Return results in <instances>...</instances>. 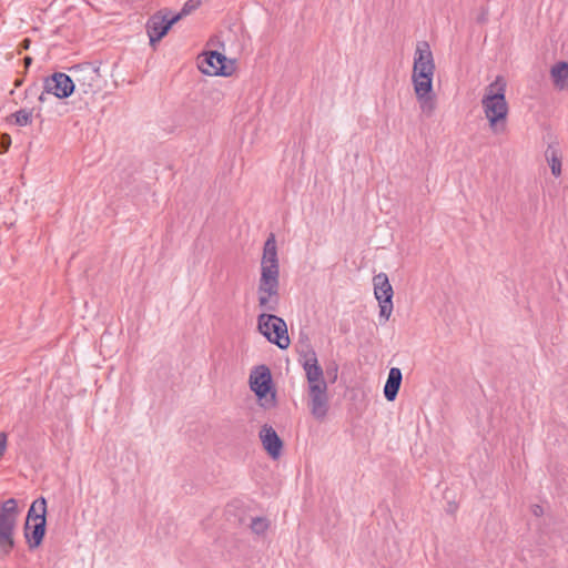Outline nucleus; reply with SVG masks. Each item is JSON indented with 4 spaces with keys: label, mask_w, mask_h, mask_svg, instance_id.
Segmentation results:
<instances>
[{
    "label": "nucleus",
    "mask_w": 568,
    "mask_h": 568,
    "mask_svg": "<svg viewBox=\"0 0 568 568\" xmlns=\"http://www.w3.org/2000/svg\"><path fill=\"white\" fill-rule=\"evenodd\" d=\"M8 436L6 433L0 432V458L4 455L7 450Z\"/></svg>",
    "instance_id": "nucleus-24"
},
{
    "label": "nucleus",
    "mask_w": 568,
    "mask_h": 568,
    "mask_svg": "<svg viewBox=\"0 0 568 568\" xmlns=\"http://www.w3.org/2000/svg\"><path fill=\"white\" fill-rule=\"evenodd\" d=\"M23 62H24L26 67L28 68L32 63V58L27 55L23 58Z\"/></svg>",
    "instance_id": "nucleus-27"
},
{
    "label": "nucleus",
    "mask_w": 568,
    "mask_h": 568,
    "mask_svg": "<svg viewBox=\"0 0 568 568\" xmlns=\"http://www.w3.org/2000/svg\"><path fill=\"white\" fill-rule=\"evenodd\" d=\"M402 371L398 367H392L388 372V377L384 385V396L388 402L396 399L402 385Z\"/></svg>",
    "instance_id": "nucleus-16"
},
{
    "label": "nucleus",
    "mask_w": 568,
    "mask_h": 568,
    "mask_svg": "<svg viewBox=\"0 0 568 568\" xmlns=\"http://www.w3.org/2000/svg\"><path fill=\"white\" fill-rule=\"evenodd\" d=\"M47 500L44 497L37 498L30 506L24 524L40 521L41 515L47 518Z\"/></svg>",
    "instance_id": "nucleus-18"
},
{
    "label": "nucleus",
    "mask_w": 568,
    "mask_h": 568,
    "mask_svg": "<svg viewBox=\"0 0 568 568\" xmlns=\"http://www.w3.org/2000/svg\"><path fill=\"white\" fill-rule=\"evenodd\" d=\"M11 145V136L0 132V154L6 153Z\"/></svg>",
    "instance_id": "nucleus-23"
},
{
    "label": "nucleus",
    "mask_w": 568,
    "mask_h": 568,
    "mask_svg": "<svg viewBox=\"0 0 568 568\" xmlns=\"http://www.w3.org/2000/svg\"><path fill=\"white\" fill-rule=\"evenodd\" d=\"M29 45H30V39H28V38L23 39L22 42H21V47L23 49H28Z\"/></svg>",
    "instance_id": "nucleus-26"
},
{
    "label": "nucleus",
    "mask_w": 568,
    "mask_h": 568,
    "mask_svg": "<svg viewBox=\"0 0 568 568\" xmlns=\"http://www.w3.org/2000/svg\"><path fill=\"white\" fill-rule=\"evenodd\" d=\"M18 503L14 498L4 500L0 506V557L10 555L16 546L14 529L19 516Z\"/></svg>",
    "instance_id": "nucleus-4"
},
{
    "label": "nucleus",
    "mask_w": 568,
    "mask_h": 568,
    "mask_svg": "<svg viewBox=\"0 0 568 568\" xmlns=\"http://www.w3.org/2000/svg\"><path fill=\"white\" fill-rule=\"evenodd\" d=\"M22 82H23V80H22V79H17V80L14 81V87H16V88L20 87V85L22 84Z\"/></svg>",
    "instance_id": "nucleus-28"
},
{
    "label": "nucleus",
    "mask_w": 568,
    "mask_h": 568,
    "mask_svg": "<svg viewBox=\"0 0 568 568\" xmlns=\"http://www.w3.org/2000/svg\"><path fill=\"white\" fill-rule=\"evenodd\" d=\"M172 21V12L168 9L160 10L149 18L146 22V32L152 47L168 34L172 26L175 23Z\"/></svg>",
    "instance_id": "nucleus-8"
},
{
    "label": "nucleus",
    "mask_w": 568,
    "mask_h": 568,
    "mask_svg": "<svg viewBox=\"0 0 568 568\" xmlns=\"http://www.w3.org/2000/svg\"><path fill=\"white\" fill-rule=\"evenodd\" d=\"M531 513L534 516L540 517L544 515V508L540 505L535 504L531 506Z\"/></svg>",
    "instance_id": "nucleus-25"
},
{
    "label": "nucleus",
    "mask_w": 568,
    "mask_h": 568,
    "mask_svg": "<svg viewBox=\"0 0 568 568\" xmlns=\"http://www.w3.org/2000/svg\"><path fill=\"white\" fill-rule=\"evenodd\" d=\"M248 384L264 409H271L276 406V389L271 369L266 365H258L251 371Z\"/></svg>",
    "instance_id": "nucleus-3"
},
{
    "label": "nucleus",
    "mask_w": 568,
    "mask_h": 568,
    "mask_svg": "<svg viewBox=\"0 0 568 568\" xmlns=\"http://www.w3.org/2000/svg\"><path fill=\"white\" fill-rule=\"evenodd\" d=\"M36 88H37V85H36V84H33L32 87H30V88H28V89L26 90V93H27V94H28V93H31V92H32V90H33V89H36Z\"/></svg>",
    "instance_id": "nucleus-29"
},
{
    "label": "nucleus",
    "mask_w": 568,
    "mask_h": 568,
    "mask_svg": "<svg viewBox=\"0 0 568 568\" xmlns=\"http://www.w3.org/2000/svg\"><path fill=\"white\" fill-rule=\"evenodd\" d=\"M258 435L267 455L273 459H277L282 454L284 443L277 435L276 430L272 426L265 424L261 427Z\"/></svg>",
    "instance_id": "nucleus-14"
},
{
    "label": "nucleus",
    "mask_w": 568,
    "mask_h": 568,
    "mask_svg": "<svg viewBox=\"0 0 568 568\" xmlns=\"http://www.w3.org/2000/svg\"><path fill=\"white\" fill-rule=\"evenodd\" d=\"M435 63L433 53L427 41H420L416 45L412 77H434Z\"/></svg>",
    "instance_id": "nucleus-11"
},
{
    "label": "nucleus",
    "mask_w": 568,
    "mask_h": 568,
    "mask_svg": "<svg viewBox=\"0 0 568 568\" xmlns=\"http://www.w3.org/2000/svg\"><path fill=\"white\" fill-rule=\"evenodd\" d=\"M270 523L265 517H255L251 520V529L256 535H263L268 529Z\"/></svg>",
    "instance_id": "nucleus-21"
},
{
    "label": "nucleus",
    "mask_w": 568,
    "mask_h": 568,
    "mask_svg": "<svg viewBox=\"0 0 568 568\" xmlns=\"http://www.w3.org/2000/svg\"><path fill=\"white\" fill-rule=\"evenodd\" d=\"M307 351L301 353L303 359L300 361L305 371L308 387H312V385L323 386V384H326L323 368L318 364L315 351L310 345H307Z\"/></svg>",
    "instance_id": "nucleus-13"
},
{
    "label": "nucleus",
    "mask_w": 568,
    "mask_h": 568,
    "mask_svg": "<svg viewBox=\"0 0 568 568\" xmlns=\"http://www.w3.org/2000/svg\"><path fill=\"white\" fill-rule=\"evenodd\" d=\"M47 532V518L41 515L40 521L24 524L23 535L30 550L39 548Z\"/></svg>",
    "instance_id": "nucleus-15"
},
{
    "label": "nucleus",
    "mask_w": 568,
    "mask_h": 568,
    "mask_svg": "<svg viewBox=\"0 0 568 568\" xmlns=\"http://www.w3.org/2000/svg\"><path fill=\"white\" fill-rule=\"evenodd\" d=\"M507 83L501 75L488 84L481 99L486 119L493 133L501 134L507 130V116L509 112L506 100Z\"/></svg>",
    "instance_id": "nucleus-2"
},
{
    "label": "nucleus",
    "mask_w": 568,
    "mask_h": 568,
    "mask_svg": "<svg viewBox=\"0 0 568 568\" xmlns=\"http://www.w3.org/2000/svg\"><path fill=\"white\" fill-rule=\"evenodd\" d=\"M257 328L268 342L281 349H286L290 346L291 341L285 321L272 312L265 311L257 316Z\"/></svg>",
    "instance_id": "nucleus-5"
},
{
    "label": "nucleus",
    "mask_w": 568,
    "mask_h": 568,
    "mask_svg": "<svg viewBox=\"0 0 568 568\" xmlns=\"http://www.w3.org/2000/svg\"><path fill=\"white\" fill-rule=\"evenodd\" d=\"M412 81L422 112L426 116H430L436 109V99L433 91V77H412Z\"/></svg>",
    "instance_id": "nucleus-9"
},
{
    "label": "nucleus",
    "mask_w": 568,
    "mask_h": 568,
    "mask_svg": "<svg viewBox=\"0 0 568 568\" xmlns=\"http://www.w3.org/2000/svg\"><path fill=\"white\" fill-rule=\"evenodd\" d=\"M258 306L276 312L280 306V263L275 235L271 233L263 247L261 276L257 286Z\"/></svg>",
    "instance_id": "nucleus-1"
},
{
    "label": "nucleus",
    "mask_w": 568,
    "mask_h": 568,
    "mask_svg": "<svg viewBox=\"0 0 568 568\" xmlns=\"http://www.w3.org/2000/svg\"><path fill=\"white\" fill-rule=\"evenodd\" d=\"M374 295L379 306V318L387 322L393 312L394 291L386 273H378L373 277Z\"/></svg>",
    "instance_id": "nucleus-7"
},
{
    "label": "nucleus",
    "mask_w": 568,
    "mask_h": 568,
    "mask_svg": "<svg viewBox=\"0 0 568 568\" xmlns=\"http://www.w3.org/2000/svg\"><path fill=\"white\" fill-rule=\"evenodd\" d=\"M550 77L557 90H568V62L559 61L550 69Z\"/></svg>",
    "instance_id": "nucleus-17"
},
{
    "label": "nucleus",
    "mask_w": 568,
    "mask_h": 568,
    "mask_svg": "<svg viewBox=\"0 0 568 568\" xmlns=\"http://www.w3.org/2000/svg\"><path fill=\"white\" fill-rule=\"evenodd\" d=\"M32 111L28 109H20L12 113L8 119L16 125L26 126L32 122Z\"/></svg>",
    "instance_id": "nucleus-19"
},
{
    "label": "nucleus",
    "mask_w": 568,
    "mask_h": 568,
    "mask_svg": "<svg viewBox=\"0 0 568 568\" xmlns=\"http://www.w3.org/2000/svg\"><path fill=\"white\" fill-rule=\"evenodd\" d=\"M201 4V0H187L180 12L172 13L173 21L172 22H179L182 18L189 16L191 12H193Z\"/></svg>",
    "instance_id": "nucleus-20"
},
{
    "label": "nucleus",
    "mask_w": 568,
    "mask_h": 568,
    "mask_svg": "<svg viewBox=\"0 0 568 568\" xmlns=\"http://www.w3.org/2000/svg\"><path fill=\"white\" fill-rule=\"evenodd\" d=\"M75 84L70 75L63 72H53L43 79V90L38 100L43 103L45 94H52L58 99H67L73 94Z\"/></svg>",
    "instance_id": "nucleus-6"
},
{
    "label": "nucleus",
    "mask_w": 568,
    "mask_h": 568,
    "mask_svg": "<svg viewBox=\"0 0 568 568\" xmlns=\"http://www.w3.org/2000/svg\"><path fill=\"white\" fill-rule=\"evenodd\" d=\"M227 58L217 52L209 51L203 54V59L200 60L199 68L202 73L207 75H224L229 77L233 72L232 61L227 64Z\"/></svg>",
    "instance_id": "nucleus-10"
},
{
    "label": "nucleus",
    "mask_w": 568,
    "mask_h": 568,
    "mask_svg": "<svg viewBox=\"0 0 568 568\" xmlns=\"http://www.w3.org/2000/svg\"><path fill=\"white\" fill-rule=\"evenodd\" d=\"M308 408L316 420L323 422L326 418L329 409L327 384L308 387Z\"/></svg>",
    "instance_id": "nucleus-12"
},
{
    "label": "nucleus",
    "mask_w": 568,
    "mask_h": 568,
    "mask_svg": "<svg viewBox=\"0 0 568 568\" xmlns=\"http://www.w3.org/2000/svg\"><path fill=\"white\" fill-rule=\"evenodd\" d=\"M546 155H548V152L546 153ZM547 160L549 162V165H550V169H551V173L556 178H558L561 174V161L557 156L556 151H552L551 152V156L550 158L547 156Z\"/></svg>",
    "instance_id": "nucleus-22"
}]
</instances>
